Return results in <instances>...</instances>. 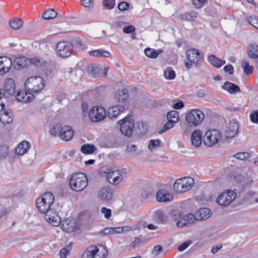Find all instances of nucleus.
<instances>
[{"label": "nucleus", "mask_w": 258, "mask_h": 258, "mask_svg": "<svg viewBox=\"0 0 258 258\" xmlns=\"http://www.w3.org/2000/svg\"><path fill=\"white\" fill-rule=\"evenodd\" d=\"M222 135L220 131L216 129L210 130L205 134L204 144L208 147H212L221 140Z\"/></svg>", "instance_id": "0eeeda50"}, {"label": "nucleus", "mask_w": 258, "mask_h": 258, "mask_svg": "<svg viewBox=\"0 0 258 258\" xmlns=\"http://www.w3.org/2000/svg\"><path fill=\"white\" fill-rule=\"evenodd\" d=\"M209 61L212 65L217 68H220L225 63L224 60L220 59L214 55H211L209 57Z\"/></svg>", "instance_id": "c9c22d12"}, {"label": "nucleus", "mask_w": 258, "mask_h": 258, "mask_svg": "<svg viewBox=\"0 0 258 258\" xmlns=\"http://www.w3.org/2000/svg\"><path fill=\"white\" fill-rule=\"evenodd\" d=\"M5 91L10 95H13L15 92V84L12 79H8L5 85Z\"/></svg>", "instance_id": "c85d7f7f"}, {"label": "nucleus", "mask_w": 258, "mask_h": 258, "mask_svg": "<svg viewBox=\"0 0 258 258\" xmlns=\"http://www.w3.org/2000/svg\"><path fill=\"white\" fill-rule=\"evenodd\" d=\"M74 45L76 48L78 49H84L85 47L86 43L82 39H76L74 40Z\"/></svg>", "instance_id": "6e6d98bb"}, {"label": "nucleus", "mask_w": 258, "mask_h": 258, "mask_svg": "<svg viewBox=\"0 0 258 258\" xmlns=\"http://www.w3.org/2000/svg\"><path fill=\"white\" fill-rule=\"evenodd\" d=\"M247 55L249 57L256 59L258 58V45L250 44L247 46Z\"/></svg>", "instance_id": "c756f323"}, {"label": "nucleus", "mask_w": 258, "mask_h": 258, "mask_svg": "<svg viewBox=\"0 0 258 258\" xmlns=\"http://www.w3.org/2000/svg\"><path fill=\"white\" fill-rule=\"evenodd\" d=\"M165 77L168 80H172L175 78L176 74L171 68H167L164 72Z\"/></svg>", "instance_id": "49530a36"}, {"label": "nucleus", "mask_w": 258, "mask_h": 258, "mask_svg": "<svg viewBox=\"0 0 258 258\" xmlns=\"http://www.w3.org/2000/svg\"><path fill=\"white\" fill-rule=\"evenodd\" d=\"M161 141L159 139L151 140L148 145L149 150L152 151L160 147Z\"/></svg>", "instance_id": "8fccbe9b"}, {"label": "nucleus", "mask_w": 258, "mask_h": 258, "mask_svg": "<svg viewBox=\"0 0 258 258\" xmlns=\"http://www.w3.org/2000/svg\"><path fill=\"white\" fill-rule=\"evenodd\" d=\"M74 44L68 41H62L58 42L56 45L57 55L62 58L70 56L73 52Z\"/></svg>", "instance_id": "423d86ee"}, {"label": "nucleus", "mask_w": 258, "mask_h": 258, "mask_svg": "<svg viewBox=\"0 0 258 258\" xmlns=\"http://www.w3.org/2000/svg\"><path fill=\"white\" fill-rule=\"evenodd\" d=\"M12 66V61L8 57H0V75H4L9 72Z\"/></svg>", "instance_id": "dca6fc26"}, {"label": "nucleus", "mask_w": 258, "mask_h": 258, "mask_svg": "<svg viewBox=\"0 0 258 258\" xmlns=\"http://www.w3.org/2000/svg\"><path fill=\"white\" fill-rule=\"evenodd\" d=\"M70 184L71 188L74 191H82L88 184V178L83 173H76L71 176Z\"/></svg>", "instance_id": "f03ea898"}, {"label": "nucleus", "mask_w": 258, "mask_h": 258, "mask_svg": "<svg viewBox=\"0 0 258 258\" xmlns=\"http://www.w3.org/2000/svg\"><path fill=\"white\" fill-rule=\"evenodd\" d=\"M202 133L199 130H195L191 134V140L193 146L199 147L202 143Z\"/></svg>", "instance_id": "b1692460"}, {"label": "nucleus", "mask_w": 258, "mask_h": 258, "mask_svg": "<svg viewBox=\"0 0 258 258\" xmlns=\"http://www.w3.org/2000/svg\"><path fill=\"white\" fill-rule=\"evenodd\" d=\"M9 153V147L6 145L0 146V159L6 157Z\"/></svg>", "instance_id": "864d4df0"}, {"label": "nucleus", "mask_w": 258, "mask_h": 258, "mask_svg": "<svg viewBox=\"0 0 258 258\" xmlns=\"http://www.w3.org/2000/svg\"><path fill=\"white\" fill-rule=\"evenodd\" d=\"M61 228L63 231L66 232H72L76 228L75 223L73 221L66 220L62 221Z\"/></svg>", "instance_id": "7c9ffc66"}, {"label": "nucleus", "mask_w": 258, "mask_h": 258, "mask_svg": "<svg viewBox=\"0 0 258 258\" xmlns=\"http://www.w3.org/2000/svg\"><path fill=\"white\" fill-rule=\"evenodd\" d=\"M136 29L134 26L130 25L124 27L123 28V32L125 33H131L135 31Z\"/></svg>", "instance_id": "338daca9"}, {"label": "nucleus", "mask_w": 258, "mask_h": 258, "mask_svg": "<svg viewBox=\"0 0 258 258\" xmlns=\"http://www.w3.org/2000/svg\"><path fill=\"white\" fill-rule=\"evenodd\" d=\"M62 127L63 126H62L61 124L60 123L52 124L50 126L49 133L51 136L55 137L57 135H58L60 136L61 128H62Z\"/></svg>", "instance_id": "473e14b6"}, {"label": "nucleus", "mask_w": 258, "mask_h": 258, "mask_svg": "<svg viewBox=\"0 0 258 258\" xmlns=\"http://www.w3.org/2000/svg\"><path fill=\"white\" fill-rule=\"evenodd\" d=\"M222 88L230 94H234L240 92V88L238 85L230 82H226L223 85Z\"/></svg>", "instance_id": "cd10ccee"}, {"label": "nucleus", "mask_w": 258, "mask_h": 258, "mask_svg": "<svg viewBox=\"0 0 258 258\" xmlns=\"http://www.w3.org/2000/svg\"><path fill=\"white\" fill-rule=\"evenodd\" d=\"M250 155L248 152H239L234 154L232 157L240 160H245L250 157Z\"/></svg>", "instance_id": "3c124183"}, {"label": "nucleus", "mask_w": 258, "mask_h": 258, "mask_svg": "<svg viewBox=\"0 0 258 258\" xmlns=\"http://www.w3.org/2000/svg\"><path fill=\"white\" fill-rule=\"evenodd\" d=\"M96 149L95 145L89 144L83 145L81 148V152L85 154H92Z\"/></svg>", "instance_id": "58836bf2"}, {"label": "nucleus", "mask_w": 258, "mask_h": 258, "mask_svg": "<svg viewBox=\"0 0 258 258\" xmlns=\"http://www.w3.org/2000/svg\"><path fill=\"white\" fill-rule=\"evenodd\" d=\"M90 55L96 57H110V53L107 51L104 50L103 49H98L94 51H89Z\"/></svg>", "instance_id": "a19ab883"}, {"label": "nucleus", "mask_w": 258, "mask_h": 258, "mask_svg": "<svg viewBox=\"0 0 258 258\" xmlns=\"http://www.w3.org/2000/svg\"><path fill=\"white\" fill-rule=\"evenodd\" d=\"M191 244L190 241H186L178 247V250L180 251L184 250L190 244Z\"/></svg>", "instance_id": "0e129e2a"}, {"label": "nucleus", "mask_w": 258, "mask_h": 258, "mask_svg": "<svg viewBox=\"0 0 258 258\" xmlns=\"http://www.w3.org/2000/svg\"><path fill=\"white\" fill-rule=\"evenodd\" d=\"M156 199L158 202H167L172 200L173 195L168 190L164 189H161L157 192Z\"/></svg>", "instance_id": "6ab92c4d"}, {"label": "nucleus", "mask_w": 258, "mask_h": 258, "mask_svg": "<svg viewBox=\"0 0 258 258\" xmlns=\"http://www.w3.org/2000/svg\"><path fill=\"white\" fill-rule=\"evenodd\" d=\"M102 249L103 251L101 255L97 246H91L83 254L82 258H105L107 255V250L104 247H102Z\"/></svg>", "instance_id": "ddd939ff"}, {"label": "nucleus", "mask_w": 258, "mask_h": 258, "mask_svg": "<svg viewBox=\"0 0 258 258\" xmlns=\"http://www.w3.org/2000/svg\"><path fill=\"white\" fill-rule=\"evenodd\" d=\"M197 221L196 215H194L192 214H188L183 215L182 218L177 222L176 225L178 227H183L184 226L191 225Z\"/></svg>", "instance_id": "2eb2a0df"}, {"label": "nucleus", "mask_w": 258, "mask_h": 258, "mask_svg": "<svg viewBox=\"0 0 258 258\" xmlns=\"http://www.w3.org/2000/svg\"><path fill=\"white\" fill-rule=\"evenodd\" d=\"M175 122H172V121H168L163 127L162 130L159 132V134H162L165 131H167L169 129L173 127Z\"/></svg>", "instance_id": "4d7b16f0"}, {"label": "nucleus", "mask_w": 258, "mask_h": 258, "mask_svg": "<svg viewBox=\"0 0 258 258\" xmlns=\"http://www.w3.org/2000/svg\"><path fill=\"white\" fill-rule=\"evenodd\" d=\"M101 212L104 214V216L106 219H109L111 217V211L109 209L102 208L101 209Z\"/></svg>", "instance_id": "69168bd1"}, {"label": "nucleus", "mask_w": 258, "mask_h": 258, "mask_svg": "<svg viewBox=\"0 0 258 258\" xmlns=\"http://www.w3.org/2000/svg\"><path fill=\"white\" fill-rule=\"evenodd\" d=\"M147 131V126L142 121H134V132L137 134H143Z\"/></svg>", "instance_id": "2f4dec72"}, {"label": "nucleus", "mask_w": 258, "mask_h": 258, "mask_svg": "<svg viewBox=\"0 0 258 258\" xmlns=\"http://www.w3.org/2000/svg\"><path fill=\"white\" fill-rule=\"evenodd\" d=\"M104 172L106 174V179L110 183L117 185L122 180V175L119 170L107 169Z\"/></svg>", "instance_id": "f8f14e48"}, {"label": "nucleus", "mask_w": 258, "mask_h": 258, "mask_svg": "<svg viewBox=\"0 0 258 258\" xmlns=\"http://www.w3.org/2000/svg\"><path fill=\"white\" fill-rule=\"evenodd\" d=\"M167 118L168 121L177 122L179 119V113L175 110L170 111L167 113Z\"/></svg>", "instance_id": "c03bdc74"}, {"label": "nucleus", "mask_w": 258, "mask_h": 258, "mask_svg": "<svg viewBox=\"0 0 258 258\" xmlns=\"http://www.w3.org/2000/svg\"><path fill=\"white\" fill-rule=\"evenodd\" d=\"M155 217L161 223H164L167 220V215L161 209L155 212Z\"/></svg>", "instance_id": "4c0bfd02"}, {"label": "nucleus", "mask_w": 258, "mask_h": 258, "mask_svg": "<svg viewBox=\"0 0 258 258\" xmlns=\"http://www.w3.org/2000/svg\"><path fill=\"white\" fill-rule=\"evenodd\" d=\"M169 215L174 220L179 221L183 215L177 210H172L169 212Z\"/></svg>", "instance_id": "603ef678"}, {"label": "nucleus", "mask_w": 258, "mask_h": 258, "mask_svg": "<svg viewBox=\"0 0 258 258\" xmlns=\"http://www.w3.org/2000/svg\"><path fill=\"white\" fill-rule=\"evenodd\" d=\"M69 252V250L67 248H62L59 252L60 258H66Z\"/></svg>", "instance_id": "774afa93"}, {"label": "nucleus", "mask_w": 258, "mask_h": 258, "mask_svg": "<svg viewBox=\"0 0 258 258\" xmlns=\"http://www.w3.org/2000/svg\"><path fill=\"white\" fill-rule=\"evenodd\" d=\"M130 8V4L126 2H121L118 5V9L120 11H127Z\"/></svg>", "instance_id": "13d9d810"}, {"label": "nucleus", "mask_w": 258, "mask_h": 258, "mask_svg": "<svg viewBox=\"0 0 258 258\" xmlns=\"http://www.w3.org/2000/svg\"><path fill=\"white\" fill-rule=\"evenodd\" d=\"M198 14L195 11H191L184 14H181L179 18L182 20L188 21H194L197 17Z\"/></svg>", "instance_id": "f704fd0d"}, {"label": "nucleus", "mask_w": 258, "mask_h": 258, "mask_svg": "<svg viewBox=\"0 0 258 258\" xmlns=\"http://www.w3.org/2000/svg\"><path fill=\"white\" fill-rule=\"evenodd\" d=\"M194 183V180L190 177H184L177 179L174 183L173 187L177 193L185 192L191 188Z\"/></svg>", "instance_id": "39448f33"}, {"label": "nucleus", "mask_w": 258, "mask_h": 258, "mask_svg": "<svg viewBox=\"0 0 258 258\" xmlns=\"http://www.w3.org/2000/svg\"><path fill=\"white\" fill-rule=\"evenodd\" d=\"M57 15V12L54 9H48L43 14L42 17L45 20L52 19Z\"/></svg>", "instance_id": "37998d69"}, {"label": "nucleus", "mask_w": 258, "mask_h": 258, "mask_svg": "<svg viewBox=\"0 0 258 258\" xmlns=\"http://www.w3.org/2000/svg\"><path fill=\"white\" fill-rule=\"evenodd\" d=\"M98 197L102 200L108 201L112 197V191L109 187L102 188L98 193Z\"/></svg>", "instance_id": "bb28decb"}, {"label": "nucleus", "mask_w": 258, "mask_h": 258, "mask_svg": "<svg viewBox=\"0 0 258 258\" xmlns=\"http://www.w3.org/2000/svg\"><path fill=\"white\" fill-rule=\"evenodd\" d=\"M239 125L235 121H230L225 131V135L227 138L234 137L238 133Z\"/></svg>", "instance_id": "f3484780"}, {"label": "nucleus", "mask_w": 258, "mask_h": 258, "mask_svg": "<svg viewBox=\"0 0 258 258\" xmlns=\"http://www.w3.org/2000/svg\"><path fill=\"white\" fill-rule=\"evenodd\" d=\"M125 108L122 105H116L111 107L107 110V115L111 119L116 118L124 111Z\"/></svg>", "instance_id": "aec40b11"}, {"label": "nucleus", "mask_w": 258, "mask_h": 258, "mask_svg": "<svg viewBox=\"0 0 258 258\" xmlns=\"http://www.w3.org/2000/svg\"><path fill=\"white\" fill-rule=\"evenodd\" d=\"M81 109L83 115L84 116H86L88 114L89 115L88 112V105L86 102H82L81 104Z\"/></svg>", "instance_id": "052dcab7"}, {"label": "nucleus", "mask_w": 258, "mask_h": 258, "mask_svg": "<svg viewBox=\"0 0 258 258\" xmlns=\"http://www.w3.org/2000/svg\"><path fill=\"white\" fill-rule=\"evenodd\" d=\"M145 241V238H140L139 237H136L135 240L132 242V246L134 248L136 246L139 245Z\"/></svg>", "instance_id": "bf43d9fd"}, {"label": "nucleus", "mask_w": 258, "mask_h": 258, "mask_svg": "<svg viewBox=\"0 0 258 258\" xmlns=\"http://www.w3.org/2000/svg\"><path fill=\"white\" fill-rule=\"evenodd\" d=\"M236 197V194L233 190H225L218 197L216 202L220 206H227L235 200Z\"/></svg>", "instance_id": "9d476101"}, {"label": "nucleus", "mask_w": 258, "mask_h": 258, "mask_svg": "<svg viewBox=\"0 0 258 258\" xmlns=\"http://www.w3.org/2000/svg\"><path fill=\"white\" fill-rule=\"evenodd\" d=\"M30 147V144L27 141H24L20 143L16 148L15 152L20 155L25 154Z\"/></svg>", "instance_id": "a878e982"}, {"label": "nucleus", "mask_w": 258, "mask_h": 258, "mask_svg": "<svg viewBox=\"0 0 258 258\" xmlns=\"http://www.w3.org/2000/svg\"><path fill=\"white\" fill-rule=\"evenodd\" d=\"M12 113L7 112H0V121L4 124L10 123L13 121V117L10 115Z\"/></svg>", "instance_id": "72a5a7b5"}, {"label": "nucleus", "mask_w": 258, "mask_h": 258, "mask_svg": "<svg viewBox=\"0 0 258 258\" xmlns=\"http://www.w3.org/2000/svg\"><path fill=\"white\" fill-rule=\"evenodd\" d=\"M163 51L161 49H159L157 51L154 49L147 48L145 50V53L147 56L152 58H156L158 55L162 53Z\"/></svg>", "instance_id": "79ce46f5"}, {"label": "nucleus", "mask_w": 258, "mask_h": 258, "mask_svg": "<svg viewBox=\"0 0 258 258\" xmlns=\"http://www.w3.org/2000/svg\"><path fill=\"white\" fill-rule=\"evenodd\" d=\"M10 26L14 30H19L23 25V22L21 19L15 18L9 22Z\"/></svg>", "instance_id": "e433bc0d"}, {"label": "nucleus", "mask_w": 258, "mask_h": 258, "mask_svg": "<svg viewBox=\"0 0 258 258\" xmlns=\"http://www.w3.org/2000/svg\"><path fill=\"white\" fill-rule=\"evenodd\" d=\"M14 66L17 69L27 67L30 64L29 58L25 56H20L15 58Z\"/></svg>", "instance_id": "4be33fe9"}, {"label": "nucleus", "mask_w": 258, "mask_h": 258, "mask_svg": "<svg viewBox=\"0 0 258 258\" xmlns=\"http://www.w3.org/2000/svg\"><path fill=\"white\" fill-rule=\"evenodd\" d=\"M16 98L21 102L28 103L33 100L34 96L30 91H20L17 94Z\"/></svg>", "instance_id": "a211bd4d"}, {"label": "nucleus", "mask_w": 258, "mask_h": 258, "mask_svg": "<svg viewBox=\"0 0 258 258\" xmlns=\"http://www.w3.org/2000/svg\"><path fill=\"white\" fill-rule=\"evenodd\" d=\"M247 22L249 24L255 28V26L257 25L258 23V18L255 17H249L247 18Z\"/></svg>", "instance_id": "e2e57ef3"}, {"label": "nucleus", "mask_w": 258, "mask_h": 258, "mask_svg": "<svg viewBox=\"0 0 258 258\" xmlns=\"http://www.w3.org/2000/svg\"><path fill=\"white\" fill-rule=\"evenodd\" d=\"M242 67L244 70V73L249 75L251 74L253 71V67L249 66L248 62L247 60L243 61L241 63Z\"/></svg>", "instance_id": "de8ad7c7"}, {"label": "nucleus", "mask_w": 258, "mask_h": 258, "mask_svg": "<svg viewBox=\"0 0 258 258\" xmlns=\"http://www.w3.org/2000/svg\"><path fill=\"white\" fill-rule=\"evenodd\" d=\"M25 86L33 94H37L43 89L45 81L39 76L32 77L26 81Z\"/></svg>", "instance_id": "7ed1b4c3"}, {"label": "nucleus", "mask_w": 258, "mask_h": 258, "mask_svg": "<svg viewBox=\"0 0 258 258\" xmlns=\"http://www.w3.org/2000/svg\"><path fill=\"white\" fill-rule=\"evenodd\" d=\"M115 4V0H103L102 5L104 9L106 10H112L114 8Z\"/></svg>", "instance_id": "09e8293b"}, {"label": "nucleus", "mask_w": 258, "mask_h": 258, "mask_svg": "<svg viewBox=\"0 0 258 258\" xmlns=\"http://www.w3.org/2000/svg\"><path fill=\"white\" fill-rule=\"evenodd\" d=\"M105 109L101 106H94L89 112V116L91 120L97 122L104 120L106 117Z\"/></svg>", "instance_id": "1a4fd4ad"}, {"label": "nucleus", "mask_w": 258, "mask_h": 258, "mask_svg": "<svg viewBox=\"0 0 258 258\" xmlns=\"http://www.w3.org/2000/svg\"><path fill=\"white\" fill-rule=\"evenodd\" d=\"M211 215V211L209 209L204 208L199 209L196 213V216L197 221H203L206 220Z\"/></svg>", "instance_id": "5701e85b"}, {"label": "nucleus", "mask_w": 258, "mask_h": 258, "mask_svg": "<svg viewBox=\"0 0 258 258\" xmlns=\"http://www.w3.org/2000/svg\"><path fill=\"white\" fill-rule=\"evenodd\" d=\"M45 220L53 226L59 225L61 222V219L57 213L54 209H49L48 211L44 213Z\"/></svg>", "instance_id": "4468645a"}, {"label": "nucleus", "mask_w": 258, "mask_h": 258, "mask_svg": "<svg viewBox=\"0 0 258 258\" xmlns=\"http://www.w3.org/2000/svg\"><path fill=\"white\" fill-rule=\"evenodd\" d=\"M186 57L189 62H186L185 67L187 69H189L192 64L198 67L201 64V57L199 50L197 49H190L186 52Z\"/></svg>", "instance_id": "6e6552de"}, {"label": "nucleus", "mask_w": 258, "mask_h": 258, "mask_svg": "<svg viewBox=\"0 0 258 258\" xmlns=\"http://www.w3.org/2000/svg\"><path fill=\"white\" fill-rule=\"evenodd\" d=\"M54 200V196L52 193L46 192L36 199V205L40 212L44 214L52 209L51 206Z\"/></svg>", "instance_id": "f257e3e1"}, {"label": "nucleus", "mask_w": 258, "mask_h": 258, "mask_svg": "<svg viewBox=\"0 0 258 258\" xmlns=\"http://www.w3.org/2000/svg\"><path fill=\"white\" fill-rule=\"evenodd\" d=\"M30 64H32L37 67H42L45 66L46 61L42 57L35 56L29 58Z\"/></svg>", "instance_id": "ea45409f"}, {"label": "nucleus", "mask_w": 258, "mask_h": 258, "mask_svg": "<svg viewBox=\"0 0 258 258\" xmlns=\"http://www.w3.org/2000/svg\"><path fill=\"white\" fill-rule=\"evenodd\" d=\"M81 4L86 8H91L94 6L93 0H81Z\"/></svg>", "instance_id": "680f3d73"}, {"label": "nucleus", "mask_w": 258, "mask_h": 258, "mask_svg": "<svg viewBox=\"0 0 258 258\" xmlns=\"http://www.w3.org/2000/svg\"><path fill=\"white\" fill-rule=\"evenodd\" d=\"M128 98V93L126 89L118 90L115 94L114 98L118 102L123 103Z\"/></svg>", "instance_id": "393cba45"}, {"label": "nucleus", "mask_w": 258, "mask_h": 258, "mask_svg": "<svg viewBox=\"0 0 258 258\" xmlns=\"http://www.w3.org/2000/svg\"><path fill=\"white\" fill-rule=\"evenodd\" d=\"M204 118V113L199 109H191L185 115V120L190 127H196L201 124Z\"/></svg>", "instance_id": "20e7f679"}, {"label": "nucleus", "mask_w": 258, "mask_h": 258, "mask_svg": "<svg viewBox=\"0 0 258 258\" xmlns=\"http://www.w3.org/2000/svg\"><path fill=\"white\" fill-rule=\"evenodd\" d=\"M89 70L91 71V72L93 76V77H97L99 76V75L101 73V69L98 66H91L89 68Z\"/></svg>", "instance_id": "5fc2aeb1"}, {"label": "nucleus", "mask_w": 258, "mask_h": 258, "mask_svg": "<svg viewBox=\"0 0 258 258\" xmlns=\"http://www.w3.org/2000/svg\"><path fill=\"white\" fill-rule=\"evenodd\" d=\"M229 177L231 181H235L237 183H241L244 179L243 175L235 171L230 173Z\"/></svg>", "instance_id": "a18cd8bd"}, {"label": "nucleus", "mask_w": 258, "mask_h": 258, "mask_svg": "<svg viewBox=\"0 0 258 258\" xmlns=\"http://www.w3.org/2000/svg\"><path fill=\"white\" fill-rule=\"evenodd\" d=\"M121 133L127 137L132 135L134 132V120L130 117H126L119 121Z\"/></svg>", "instance_id": "9b49d317"}, {"label": "nucleus", "mask_w": 258, "mask_h": 258, "mask_svg": "<svg viewBox=\"0 0 258 258\" xmlns=\"http://www.w3.org/2000/svg\"><path fill=\"white\" fill-rule=\"evenodd\" d=\"M74 134V130L71 126L64 125L63 126L62 128H61L59 137L62 140L68 141L72 138Z\"/></svg>", "instance_id": "412c9836"}]
</instances>
